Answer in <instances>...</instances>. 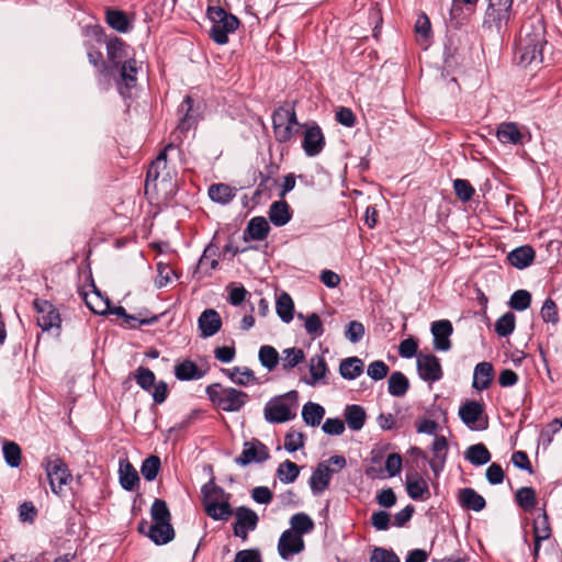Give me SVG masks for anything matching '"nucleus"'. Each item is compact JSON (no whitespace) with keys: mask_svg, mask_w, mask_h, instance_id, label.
Masks as SVG:
<instances>
[{"mask_svg":"<svg viewBox=\"0 0 562 562\" xmlns=\"http://www.w3.org/2000/svg\"><path fill=\"white\" fill-rule=\"evenodd\" d=\"M546 25L541 18L527 19L519 31L515 44V56L518 64L527 67L543 60V48L547 45Z\"/></svg>","mask_w":562,"mask_h":562,"instance_id":"obj_1","label":"nucleus"},{"mask_svg":"<svg viewBox=\"0 0 562 562\" xmlns=\"http://www.w3.org/2000/svg\"><path fill=\"white\" fill-rule=\"evenodd\" d=\"M205 394L215 407L227 413L241 411L250 398L246 392L232 386H224L221 383L207 385Z\"/></svg>","mask_w":562,"mask_h":562,"instance_id":"obj_2","label":"nucleus"},{"mask_svg":"<svg viewBox=\"0 0 562 562\" xmlns=\"http://www.w3.org/2000/svg\"><path fill=\"white\" fill-rule=\"evenodd\" d=\"M299 406V393L295 390L271 398L263 408L265 419L271 424L292 420Z\"/></svg>","mask_w":562,"mask_h":562,"instance_id":"obj_3","label":"nucleus"},{"mask_svg":"<svg viewBox=\"0 0 562 562\" xmlns=\"http://www.w3.org/2000/svg\"><path fill=\"white\" fill-rule=\"evenodd\" d=\"M346 464V458L338 454L330 457L326 461L319 462L313 470L308 480L313 495H319L325 492L330 485L333 475L342 470Z\"/></svg>","mask_w":562,"mask_h":562,"instance_id":"obj_4","label":"nucleus"},{"mask_svg":"<svg viewBox=\"0 0 562 562\" xmlns=\"http://www.w3.org/2000/svg\"><path fill=\"white\" fill-rule=\"evenodd\" d=\"M207 16L213 22L210 29V37L218 45L228 42V34L234 33L239 26V20L222 7H209Z\"/></svg>","mask_w":562,"mask_h":562,"instance_id":"obj_5","label":"nucleus"},{"mask_svg":"<svg viewBox=\"0 0 562 562\" xmlns=\"http://www.w3.org/2000/svg\"><path fill=\"white\" fill-rule=\"evenodd\" d=\"M296 112L293 105L277 108L272 113V128L278 143H288L293 136V127L297 125Z\"/></svg>","mask_w":562,"mask_h":562,"instance_id":"obj_6","label":"nucleus"},{"mask_svg":"<svg viewBox=\"0 0 562 562\" xmlns=\"http://www.w3.org/2000/svg\"><path fill=\"white\" fill-rule=\"evenodd\" d=\"M42 465L45 469L52 492L60 494L63 486L71 480V473L66 462L56 453L44 458Z\"/></svg>","mask_w":562,"mask_h":562,"instance_id":"obj_7","label":"nucleus"},{"mask_svg":"<svg viewBox=\"0 0 562 562\" xmlns=\"http://www.w3.org/2000/svg\"><path fill=\"white\" fill-rule=\"evenodd\" d=\"M514 0H487V8L484 14L483 27L495 30L497 33L505 27L513 13Z\"/></svg>","mask_w":562,"mask_h":562,"instance_id":"obj_8","label":"nucleus"},{"mask_svg":"<svg viewBox=\"0 0 562 562\" xmlns=\"http://www.w3.org/2000/svg\"><path fill=\"white\" fill-rule=\"evenodd\" d=\"M178 147L173 143H169L164 147L162 150L159 151L157 157L150 162L146 173V192L150 188H153L154 190L157 189L159 178L161 184L169 183V186L172 187L170 173L169 171H167V155L169 150H175Z\"/></svg>","mask_w":562,"mask_h":562,"instance_id":"obj_9","label":"nucleus"},{"mask_svg":"<svg viewBox=\"0 0 562 562\" xmlns=\"http://www.w3.org/2000/svg\"><path fill=\"white\" fill-rule=\"evenodd\" d=\"M34 310L37 313V325L44 331L56 329L59 335L61 318L58 310L47 300L35 299L33 302Z\"/></svg>","mask_w":562,"mask_h":562,"instance_id":"obj_10","label":"nucleus"},{"mask_svg":"<svg viewBox=\"0 0 562 562\" xmlns=\"http://www.w3.org/2000/svg\"><path fill=\"white\" fill-rule=\"evenodd\" d=\"M233 514L235 515V522L233 525L234 536L246 541L248 533L256 530L259 516L254 509L244 505L236 507Z\"/></svg>","mask_w":562,"mask_h":562,"instance_id":"obj_11","label":"nucleus"},{"mask_svg":"<svg viewBox=\"0 0 562 562\" xmlns=\"http://www.w3.org/2000/svg\"><path fill=\"white\" fill-rule=\"evenodd\" d=\"M178 114L180 115L178 128L180 132H188L202 119L201 103H195L194 99L188 94L178 106Z\"/></svg>","mask_w":562,"mask_h":562,"instance_id":"obj_12","label":"nucleus"},{"mask_svg":"<svg viewBox=\"0 0 562 562\" xmlns=\"http://www.w3.org/2000/svg\"><path fill=\"white\" fill-rule=\"evenodd\" d=\"M417 371L419 378L428 383L438 382L443 376L440 359L431 353L417 357Z\"/></svg>","mask_w":562,"mask_h":562,"instance_id":"obj_13","label":"nucleus"},{"mask_svg":"<svg viewBox=\"0 0 562 562\" xmlns=\"http://www.w3.org/2000/svg\"><path fill=\"white\" fill-rule=\"evenodd\" d=\"M270 458L268 447L258 439L246 441L241 453L235 459V462L246 467L251 462L261 463Z\"/></svg>","mask_w":562,"mask_h":562,"instance_id":"obj_14","label":"nucleus"},{"mask_svg":"<svg viewBox=\"0 0 562 562\" xmlns=\"http://www.w3.org/2000/svg\"><path fill=\"white\" fill-rule=\"evenodd\" d=\"M106 57L110 66L119 68L125 60L134 57L133 49L122 38L112 36L105 41Z\"/></svg>","mask_w":562,"mask_h":562,"instance_id":"obj_15","label":"nucleus"},{"mask_svg":"<svg viewBox=\"0 0 562 562\" xmlns=\"http://www.w3.org/2000/svg\"><path fill=\"white\" fill-rule=\"evenodd\" d=\"M119 78L116 79V86L119 92L124 95V89L130 91L135 88L137 85V74L139 67L137 66V60L135 57L125 60V63L121 64L119 68Z\"/></svg>","mask_w":562,"mask_h":562,"instance_id":"obj_16","label":"nucleus"},{"mask_svg":"<svg viewBox=\"0 0 562 562\" xmlns=\"http://www.w3.org/2000/svg\"><path fill=\"white\" fill-rule=\"evenodd\" d=\"M448 449L449 445L447 438L442 435H436L431 445L432 459L428 461L436 477L441 474L446 467Z\"/></svg>","mask_w":562,"mask_h":562,"instance_id":"obj_17","label":"nucleus"},{"mask_svg":"<svg viewBox=\"0 0 562 562\" xmlns=\"http://www.w3.org/2000/svg\"><path fill=\"white\" fill-rule=\"evenodd\" d=\"M430 330L434 337V348L437 351H448L451 348L450 337L453 333L452 323L449 319H440L431 323Z\"/></svg>","mask_w":562,"mask_h":562,"instance_id":"obj_18","label":"nucleus"},{"mask_svg":"<svg viewBox=\"0 0 562 562\" xmlns=\"http://www.w3.org/2000/svg\"><path fill=\"white\" fill-rule=\"evenodd\" d=\"M304 549V540L292 530H284L278 542V552L283 560H290Z\"/></svg>","mask_w":562,"mask_h":562,"instance_id":"obj_19","label":"nucleus"},{"mask_svg":"<svg viewBox=\"0 0 562 562\" xmlns=\"http://www.w3.org/2000/svg\"><path fill=\"white\" fill-rule=\"evenodd\" d=\"M325 137L318 125L308 126L304 132L302 147L307 157H315L322 153Z\"/></svg>","mask_w":562,"mask_h":562,"instance_id":"obj_20","label":"nucleus"},{"mask_svg":"<svg viewBox=\"0 0 562 562\" xmlns=\"http://www.w3.org/2000/svg\"><path fill=\"white\" fill-rule=\"evenodd\" d=\"M89 63L97 69V79L99 85H108L112 77V67L104 61L102 52L90 45L87 48Z\"/></svg>","mask_w":562,"mask_h":562,"instance_id":"obj_21","label":"nucleus"},{"mask_svg":"<svg viewBox=\"0 0 562 562\" xmlns=\"http://www.w3.org/2000/svg\"><path fill=\"white\" fill-rule=\"evenodd\" d=\"M198 326L202 338L212 337L222 328L221 315L213 308H206L199 316Z\"/></svg>","mask_w":562,"mask_h":562,"instance_id":"obj_22","label":"nucleus"},{"mask_svg":"<svg viewBox=\"0 0 562 562\" xmlns=\"http://www.w3.org/2000/svg\"><path fill=\"white\" fill-rule=\"evenodd\" d=\"M93 288V294L98 300H100L99 305L94 306L92 302L88 300V293H82L83 300L86 301L87 306L90 308L91 312L99 315H105V314H113L119 317H122L123 319L125 317H128V313L123 306H114L111 308L110 306V300L108 297L103 299L101 295V292L97 289L94 283H92Z\"/></svg>","mask_w":562,"mask_h":562,"instance_id":"obj_23","label":"nucleus"},{"mask_svg":"<svg viewBox=\"0 0 562 562\" xmlns=\"http://www.w3.org/2000/svg\"><path fill=\"white\" fill-rule=\"evenodd\" d=\"M457 501L459 506L465 510L479 513L486 507L485 498L472 487L459 490Z\"/></svg>","mask_w":562,"mask_h":562,"instance_id":"obj_24","label":"nucleus"},{"mask_svg":"<svg viewBox=\"0 0 562 562\" xmlns=\"http://www.w3.org/2000/svg\"><path fill=\"white\" fill-rule=\"evenodd\" d=\"M269 232L270 226L268 221L263 216H255L247 223L246 229L243 234V239L245 241H261L267 238Z\"/></svg>","mask_w":562,"mask_h":562,"instance_id":"obj_25","label":"nucleus"},{"mask_svg":"<svg viewBox=\"0 0 562 562\" xmlns=\"http://www.w3.org/2000/svg\"><path fill=\"white\" fill-rule=\"evenodd\" d=\"M474 10L475 8L470 4H465L459 0H452L449 13L450 25L456 30L461 29L470 21Z\"/></svg>","mask_w":562,"mask_h":562,"instance_id":"obj_26","label":"nucleus"},{"mask_svg":"<svg viewBox=\"0 0 562 562\" xmlns=\"http://www.w3.org/2000/svg\"><path fill=\"white\" fill-rule=\"evenodd\" d=\"M494 379V368L491 362L477 363L473 371L472 387L476 391H484L490 387Z\"/></svg>","mask_w":562,"mask_h":562,"instance_id":"obj_27","label":"nucleus"},{"mask_svg":"<svg viewBox=\"0 0 562 562\" xmlns=\"http://www.w3.org/2000/svg\"><path fill=\"white\" fill-rule=\"evenodd\" d=\"M222 372L236 385L248 386L259 384L258 378L255 372L248 367H233L228 369H222Z\"/></svg>","mask_w":562,"mask_h":562,"instance_id":"obj_28","label":"nucleus"},{"mask_svg":"<svg viewBox=\"0 0 562 562\" xmlns=\"http://www.w3.org/2000/svg\"><path fill=\"white\" fill-rule=\"evenodd\" d=\"M535 257V249L530 245H522L508 252L507 260L513 267L521 270L529 267Z\"/></svg>","mask_w":562,"mask_h":562,"instance_id":"obj_29","label":"nucleus"},{"mask_svg":"<svg viewBox=\"0 0 562 562\" xmlns=\"http://www.w3.org/2000/svg\"><path fill=\"white\" fill-rule=\"evenodd\" d=\"M484 405L476 401H467L459 408L460 419L471 429H474L475 423L482 417Z\"/></svg>","mask_w":562,"mask_h":562,"instance_id":"obj_30","label":"nucleus"},{"mask_svg":"<svg viewBox=\"0 0 562 562\" xmlns=\"http://www.w3.org/2000/svg\"><path fill=\"white\" fill-rule=\"evenodd\" d=\"M533 536H535V555H538L540 543L543 540H547L551 537V527L549 522V516L544 509L542 513L533 520Z\"/></svg>","mask_w":562,"mask_h":562,"instance_id":"obj_31","label":"nucleus"},{"mask_svg":"<svg viewBox=\"0 0 562 562\" xmlns=\"http://www.w3.org/2000/svg\"><path fill=\"white\" fill-rule=\"evenodd\" d=\"M147 537L157 546L169 543L175 538V529L171 524L154 522L149 526Z\"/></svg>","mask_w":562,"mask_h":562,"instance_id":"obj_32","label":"nucleus"},{"mask_svg":"<svg viewBox=\"0 0 562 562\" xmlns=\"http://www.w3.org/2000/svg\"><path fill=\"white\" fill-rule=\"evenodd\" d=\"M496 136L503 144L520 145L524 143V134L518 125L513 122L501 123L497 127Z\"/></svg>","mask_w":562,"mask_h":562,"instance_id":"obj_33","label":"nucleus"},{"mask_svg":"<svg viewBox=\"0 0 562 562\" xmlns=\"http://www.w3.org/2000/svg\"><path fill=\"white\" fill-rule=\"evenodd\" d=\"M120 484L125 491H133L139 483V475L128 460H120L119 463Z\"/></svg>","mask_w":562,"mask_h":562,"instance_id":"obj_34","label":"nucleus"},{"mask_svg":"<svg viewBox=\"0 0 562 562\" xmlns=\"http://www.w3.org/2000/svg\"><path fill=\"white\" fill-rule=\"evenodd\" d=\"M207 370L200 369L195 362L186 359L175 366V375L180 381L199 380L206 374Z\"/></svg>","mask_w":562,"mask_h":562,"instance_id":"obj_35","label":"nucleus"},{"mask_svg":"<svg viewBox=\"0 0 562 562\" xmlns=\"http://www.w3.org/2000/svg\"><path fill=\"white\" fill-rule=\"evenodd\" d=\"M405 484L407 494L412 499H420L424 498L425 495H427V497L429 496L427 481L419 476L416 471L406 475Z\"/></svg>","mask_w":562,"mask_h":562,"instance_id":"obj_36","label":"nucleus"},{"mask_svg":"<svg viewBox=\"0 0 562 562\" xmlns=\"http://www.w3.org/2000/svg\"><path fill=\"white\" fill-rule=\"evenodd\" d=\"M270 222L281 227L288 224L292 218V213L289 204L284 200L274 201L268 211Z\"/></svg>","mask_w":562,"mask_h":562,"instance_id":"obj_37","label":"nucleus"},{"mask_svg":"<svg viewBox=\"0 0 562 562\" xmlns=\"http://www.w3.org/2000/svg\"><path fill=\"white\" fill-rule=\"evenodd\" d=\"M105 21L111 29L120 33H127L133 27L126 13L122 10L108 9L105 12Z\"/></svg>","mask_w":562,"mask_h":562,"instance_id":"obj_38","label":"nucleus"},{"mask_svg":"<svg viewBox=\"0 0 562 562\" xmlns=\"http://www.w3.org/2000/svg\"><path fill=\"white\" fill-rule=\"evenodd\" d=\"M209 196L213 202L226 205L236 196V189L226 183H214L209 188Z\"/></svg>","mask_w":562,"mask_h":562,"instance_id":"obj_39","label":"nucleus"},{"mask_svg":"<svg viewBox=\"0 0 562 562\" xmlns=\"http://www.w3.org/2000/svg\"><path fill=\"white\" fill-rule=\"evenodd\" d=\"M204 510L210 518L222 521L228 520L234 513L228 502V496L222 502H210L204 507Z\"/></svg>","mask_w":562,"mask_h":562,"instance_id":"obj_40","label":"nucleus"},{"mask_svg":"<svg viewBox=\"0 0 562 562\" xmlns=\"http://www.w3.org/2000/svg\"><path fill=\"white\" fill-rule=\"evenodd\" d=\"M465 459L474 467H481L491 461V452L484 443H475L464 452Z\"/></svg>","mask_w":562,"mask_h":562,"instance_id":"obj_41","label":"nucleus"},{"mask_svg":"<svg viewBox=\"0 0 562 562\" xmlns=\"http://www.w3.org/2000/svg\"><path fill=\"white\" fill-rule=\"evenodd\" d=\"M366 411L361 405H347L345 408V419L351 430H360L366 424Z\"/></svg>","mask_w":562,"mask_h":562,"instance_id":"obj_42","label":"nucleus"},{"mask_svg":"<svg viewBox=\"0 0 562 562\" xmlns=\"http://www.w3.org/2000/svg\"><path fill=\"white\" fill-rule=\"evenodd\" d=\"M328 371L326 360L323 356H315L311 358L310 361V373L311 378H305L303 381L307 385H316L322 379L326 376V373Z\"/></svg>","mask_w":562,"mask_h":562,"instance_id":"obj_43","label":"nucleus"},{"mask_svg":"<svg viewBox=\"0 0 562 562\" xmlns=\"http://www.w3.org/2000/svg\"><path fill=\"white\" fill-rule=\"evenodd\" d=\"M363 362L358 357L342 359L339 364V373L346 380H355L363 372Z\"/></svg>","mask_w":562,"mask_h":562,"instance_id":"obj_44","label":"nucleus"},{"mask_svg":"<svg viewBox=\"0 0 562 562\" xmlns=\"http://www.w3.org/2000/svg\"><path fill=\"white\" fill-rule=\"evenodd\" d=\"M516 504L526 513L532 512L537 506V494L533 487L522 486L515 493Z\"/></svg>","mask_w":562,"mask_h":562,"instance_id":"obj_45","label":"nucleus"},{"mask_svg":"<svg viewBox=\"0 0 562 562\" xmlns=\"http://www.w3.org/2000/svg\"><path fill=\"white\" fill-rule=\"evenodd\" d=\"M409 389V381L401 371L391 373L387 381V391L392 396H404Z\"/></svg>","mask_w":562,"mask_h":562,"instance_id":"obj_46","label":"nucleus"},{"mask_svg":"<svg viewBox=\"0 0 562 562\" xmlns=\"http://www.w3.org/2000/svg\"><path fill=\"white\" fill-rule=\"evenodd\" d=\"M325 415V409L322 405L307 402L302 408V418L306 425L312 427L318 426Z\"/></svg>","mask_w":562,"mask_h":562,"instance_id":"obj_47","label":"nucleus"},{"mask_svg":"<svg viewBox=\"0 0 562 562\" xmlns=\"http://www.w3.org/2000/svg\"><path fill=\"white\" fill-rule=\"evenodd\" d=\"M276 311L283 323H290L293 319L294 303L290 294L283 292L276 302Z\"/></svg>","mask_w":562,"mask_h":562,"instance_id":"obj_48","label":"nucleus"},{"mask_svg":"<svg viewBox=\"0 0 562 562\" xmlns=\"http://www.w3.org/2000/svg\"><path fill=\"white\" fill-rule=\"evenodd\" d=\"M290 530L300 537L310 533L315 527L313 519L305 513L294 514L290 519Z\"/></svg>","mask_w":562,"mask_h":562,"instance_id":"obj_49","label":"nucleus"},{"mask_svg":"<svg viewBox=\"0 0 562 562\" xmlns=\"http://www.w3.org/2000/svg\"><path fill=\"white\" fill-rule=\"evenodd\" d=\"M201 494L204 507L212 501L220 502V499L223 498L224 496L227 497L224 488L216 485L214 477H212L205 484L202 485Z\"/></svg>","mask_w":562,"mask_h":562,"instance_id":"obj_50","label":"nucleus"},{"mask_svg":"<svg viewBox=\"0 0 562 562\" xmlns=\"http://www.w3.org/2000/svg\"><path fill=\"white\" fill-rule=\"evenodd\" d=\"M300 474V468L291 460H285L278 467L277 475L284 484L293 483Z\"/></svg>","mask_w":562,"mask_h":562,"instance_id":"obj_51","label":"nucleus"},{"mask_svg":"<svg viewBox=\"0 0 562 562\" xmlns=\"http://www.w3.org/2000/svg\"><path fill=\"white\" fill-rule=\"evenodd\" d=\"M258 358L261 366L269 371H272L278 366L280 359L277 349L269 345L260 347Z\"/></svg>","mask_w":562,"mask_h":562,"instance_id":"obj_52","label":"nucleus"},{"mask_svg":"<svg viewBox=\"0 0 562 562\" xmlns=\"http://www.w3.org/2000/svg\"><path fill=\"white\" fill-rule=\"evenodd\" d=\"M161 461L158 456H149L147 457L142 465H140V473L144 476V479L148 482L154 481L160 470Z\"/></svg>","mask_w":562,"mask_h":562,"instance_id":"obj_53","label":"nucleus"},{"mask_svg":"<svg viewBox=\"0 0 562 562\" xmlns=\"http://www.w3.org/2000/svg\"><path fill=\"white\" fill-rule=\"evenodd\" d=\"M209 266L210 272L216 270L218 267V247L210 243L203 250L202 256L199 259V268Z\"/></svg>","mask_w":562,"mask_h":562,"instance_id":"obj_54","label":"nucleus"},{"mask_svg":"<svg viewBox=\"0 0 562 562\" xmlns=\"http://www.w3.org/2000/svg\"><path fill=\"white\" fill-rule=\"evenodd\" d=\"M150 516L154 522L171 524V514L164 499L155 498L150 507Z\"/></svg>","mask_w":562,"mask_h":562,"instance_id":"obj_55","label":"nucleus"},{"mask_svg":"<svg viewBox=\"0 0 562 562\" xmlns=\"http://www.w3.org/2000/svg\"><path fill=\"white\" fill-rule=\"evenodd\" d=\"M516 316L512 312H507L502 315L495 322V331L499 337H507L515 330Z\"/></svg>","mask_w":562,"mask_h":562,"instance_id":"obj_56","label":"nucleus"},{"mask_svg":"<svg viewBox=\"0 0 562 562\" xmlns=\"http://www.w3.org/2000/svg\"><path fill=\"white\" fill-rule=\"evenodd\" d=\"M305 359L304 351L301 348L292 347L283 350L282 369L288 371L295 368Z\"/></svg>","mask_w":562,"mask_h":562,"instance_id":"obj_57","label":"nucleus"},{"mask_svg":"<svg viewBox=\"0 0 562 562\" xmlns=\"http://www.w3.org/2000/svg\"><path fill=\"white\" fill-rule=\"evenodd\" d=\"M2 452L7 464L11 468H18L21 464V448L14 441H5Z\"/></svg>","mask_w":562,"mask_h":562,"instance_id":"obj_58","label":"nucleus"},{"mask_svg":"<svg viewBox=\"0 0 562 562\" xmlns=\"http://www.w3.org/2000/svg\"><path fill=\"white\" fill-rule=\"evenodd\" d=\"M508 304L513 310L522 312L530 306L531 294L527 290H517L512 294Z\"/></svg>","mask_w":562,"mask_h":562,"instance_id":"obj_59","label":"nucleus"},{"mask_svg":"<svg viewBox=\"0 0 562 562\" xmlns=\"http://www.w3.org/2000/svg\"><path fill=\"white\" fill-rule=\"evenodd\" d=\"M453 190L458 199L462 202L471 201L475 194L474 187L470 183V181L464 179H456L453 181Z\"/></svg>","mask_w":562,"mask_h":562,"instance_id":"obj_60","label":"nucleus"},{"mask_svg":"<svg viewBox=\"0 0 562 562\" xmlns=\"http://www.w3.org/2000/svg\"><path fill=\"white\" fill-rule=\"evenodd\" d=\"M299 317L305 319L304 327L308 335L314 337H321L323 335V324L321 317L316 313H312L306 317H304L303 314H299Z\"/></svg>","mask_w":562,"mask_h":562,"instance_id":"obj_61","label":"nucleus"},{"mask_svg":"<svg viewBox=\"0 0 562 562\" xmlns=\"http://www.w3.org/2000/svg\"><path fill=\"white\" fill-rule=\"evenodd\" d=\"M136 383L145 391H149L156 382L154 372L144 367H139L135 373Z\"/></svg>","mask_w":562,"mask_h":562,"instance_id":"obj_62","label":"nucleus"},{"mask_svg":"<svg viewBox=\"0 0 562 562\" xmlns=\"http://www.w3.org/2000/svg\"><path fill=\"white\" fill-rule=\"evenodd\" d=\"M305 445V435L300 431H289L284 437V449L288 452H295Z\"/></svg>","mask_w":562,"mask_h":562,"instance_id":"obj_63","label":"nucleus"},{"mask_svg":"<svg viewBox=\"0 0 562 562\" xmlns=\"http://www.w3.org/2000/svg\"><path fill=\"white\" fill-rule=\"evenodd\" d=\"M370 562H400V559L392 550L375 548L372 551Z\"/></svg>","mask_w":562,"mask_h":562,"instance_id":"obj_64","label":"nucleus"}]
</instances>
